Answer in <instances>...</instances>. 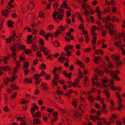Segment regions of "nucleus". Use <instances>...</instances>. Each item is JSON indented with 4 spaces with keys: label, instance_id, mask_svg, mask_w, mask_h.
Instances as JSON below:
<instances>
[{
    "label": "nucleus",
    "instance_id": "5701e85b",
    "mask_svg": "<svg viewBox=\"0 0 125 125\" xmlns=\"http://www.w3.org/2000/svg\"><path fill=\"white\" fill-rule=\"evenodd\" d=\"M17 93L16 92H14L13 95H11V98L12 99H13L16 97L17 95Z\"/></svg>",
    "mask_w": 125,
    "mask_h": 125
},
{
    "label": "nucleus",
    "instance_id": "4c0bfd02",
    "mask_svg": "<svg viewBox=\"0 0 125 125\" xmlns=\"http://www.w3.org/2000/svg\"><path fill=\"white\" fill-rule=\"evenodd\" d=\"M3 110L5 112H8L9 111V109L8 107L6 106L3 107Z\"/></svg>",
    "mask_w": 125,
    "mask_h": 125
},
{
    "label": "nucleus",
    "instance_id": "423d86ee",
    "mask_svg": "<svg viewBox=\"0 0 125 125\" xmlns=\"http://www.w3.org/2000/svg\"><path fill=\"white\" fill-rule=\"evenodd\" d=\"M10 87L13 90H16V89H19V87L17 86L14 83H13L11 84Z\"/></svg>",
    "mask_w": 125,
    "mask_h": 125
},
{
    "label": "nucleus",
    "instance_id": "7c9ffc66",
    "mask_svg": "<svg viewBox=\"0 0 125 125\" xmlns=\"http://www.w3.org/2000/svg\"><path fill=\"white\" fill-rule=\"evenodd\" d=\"M25 52L27 54H29L31 52V51L30 49H25Z\"/></svg>",
    "mask_w": 125,
    "mask_h": 125
},
{
    "label": "nucleus",
    "instance_id": "39448f33",
    "mask_svg": "<svg viewBox=\"0 0 125 125\" xmlns=\"http://www.w3.org/2000/svg\"><path fill=\"white\" fill-rule=\"evenodd\" d=\"M110 74L111 76L113 78L117 76H118V75L116 73L115 71L114 72H113L112 70H111V72L110 73Z\"/></svg>",
    "mask_w": 125,
    "mask_h": 125
},
{
    "label": "nucleus",
    "instance_id": "bf43d9fd",
    "mask_svg": "<svg viewBox=\"0 0 125 125\" xmlns=\"http://www.w3.org/2000/svg\"><path fill=\"white\" fill-rule=\"evenodd\" d=\"M46 74V73L45 72L42 71V72L39 74L40 76H42V75H44Z\"/></svg>",
    "mask_w": 125,
    "mask_h": 125
},
{
    "label": "nucleus",
    "instance_id": "473e14b6",
    "mask_svg": "<svg viewBox=\"0 0 125 125\" xmlns=\"http://www.w3.org/2000/svg\"><path fill=\"white\" fill-rule=\"evenodd\" d=\"M82 8L84 10H85L87 9V6L86 5L85 3H83L82 5Z\"/></svg>",
    "mask_w": 125,
    "mask_h": 125
},
{
    "label": "nucleus",
    "instance_id": "2eb2a0df",
    "mask_svg": "<svg viewBox=\"0 0 125 125\" xmlns=\"http://www.w3.org/2000/svg\"><path fill=\"white\" fill-rule=\"evenodd\" d=\"M109 33L110 35H111L113 34L114 32H116V31L115 30H113L111 29H108Z\"/></svg>",
    "mask_w": 125,
    "mask_h": 125
},
{
    "label": "nucleus",
    "instance_id": "20e7f679",
    "mask_svg": "<svg viewBox=\"0 0 125 125\" xmlns=\"http://www.w3.org/2000/svg\"><path fill=\"white\" fill-rule=\"evenodd\" d=\"M112 58L114 60H115L116 61H118L119 60L120 57L119 56H117L115 54H113L111 56Z\"/></svg>",
    "mask_w": 125,
    "mask_h": 125
},
{
    "label": "nucleus",
    "instance_id": "8fccbe9b",
    "mask_svg": "<svg viewBox=\"0 0 125 125\" xmlns=\"http://www.w3.org/2000/svg\"><path fill=\"white\" fill-rule=\"evenodd\" d=\"M40 42L42 45L43 46L44 45V42L43 40L40 39Z\"/></svg>",
    "mask_w": 125,
    "mask_h": 125
},
{
    "label": "nucleus",
    "instance_id": "7ed1b4c3",
    "mask_svg": "<svg viewBox=\"0 0 125 125\" xmlns=\"http://www.w3.org/2000/svg\"><path fill=\"white\" fill-rule=\"evenodd\" d=\"M96 27L94 25H93L92 27L91 33L93 36V38L94 39H96V34H95V31L96 30Z\"/></svg>",
    "mask_w": 125,
    "mask_h": 125
},
{
    "label": "nucleus",
    "instance_id": "e433bc0d",
    "mask_svg": "<svg viewBox=\"0 0 125 125\" xmlns=\"http://www.w3.org/2000/svg\"><path fill=\"white\" fill-rule=\"evenodd\" d=\"M57 82H56L54 80H52V84L54 86L56 85L57 84Z\"/></svg>",
    "mask_w": 125,
    "mask_h": 125
},
{
    "label": "nucleus",
    "instance_id": "72a5a7b5",
    "mask_svg": "<svg viewBox=\"0 0 125 125\" xmlns=\"http://www.w3.org/2000/svg\"><path fill=\"white\" fill-rule=\"evenodd\" d=\"M40 76L38 74H35L34 75V78L36 79V80L39 79V76Z\"/></svg>",
    "mask_w": 125,
    "mask_h": 125
},
{
    "label": "nucleus",
    "instance_id": "864d4df0",
    "mask_svg": "<svg viewBox=\"0 0 125 125\" xmlns=\"http://www.w3.org/2000/svg\"><path fill=\"white\" fill-rule=\"evenodd\" d=\"M16 67H14L13 69L14 72V73H16L18 72V69Z\"/></svg>",
    "mask_w": 125,
    "mask_h": 125
},
{
    "label": "nucleus",
    "instance_id": "f257e3e1",
    "mask_svg": "<svg viewBox=\"0 0 125 125\" xmlns=\"http://www.w3.org/2000/svg\"><path fill=\"white\" fill-rule=\"evenodd\" d=\"M114 45L118 47H120V49L122 51V53L123 55L125 54V51L124 48L120 46V44L119 42L117 41H115L114 42Z\"/></svg>",
    "mask_w": 125,
    "mask_h": 125
},
{
    "label": "nucleus",
    "instance_id": "6ab92c4d",
    "mask_svg": "<svg viewBox=\"0 0 125 125\" xmlns=\"http://www.w3.org/2000/svg\"><path fill=\"white\" fill-rule=\"evenodd\" d=\"M2 14L5 17H6L7 16V14L8 13V12L7 11V10H6L5 11H2Z\"/></svg>",
    "mask_w": 125,
    "mask_h": 125
},
{
    "label": "nucleus",
    "instance_id": "4d7b16f0",
    "mask_svg": "<svg viewBox=\"0 0 125 125\" xmlns=\"http://www.w3.org/2000/svg\"><path fill=\"white\" fill-rule=\"evenodd\" d=\"M107 33V32L105 31H103L101 35L103 36H105Z\"/></svg>",
    "mask_w": 125,
    "mask_h": 125
},
{
    "label": "nucleus",
    "instance_id": "c9c22d12",
    "mask_svg": "<svg viewBox=\"0 0 125 125\" xmlns=\"http://www.w3.org/2000/svg\"><path fill=\"white\" fill-rule=\"evenodd\" d=\"M95 83V85L97 87L100 86L102 85V84L101 83L98 82H96Z\"/></svg>",
    "mask_w": 125,
    "mask_h": 125
},
{
    "label": "nucleus",
    "instance_id": "a18cd8bd",
    "mask_svg": "<svg viewBox=\"0 0 125 125\" xmlns=\"http://www.w3.org/2000/svg\"><path fill=\"white\" fill-rule=\"evenodd\" d=\"M83 13L86 15H87L89 14V11L86 10H85Z\"/></svg>",
    "mask_w": 125,
    "mask_h": 125
},
{
    "label": "nucleus",
    "instance_id": "4be33fe9",
    "mask_svg": "<svg viewBox=\"0 0 125 125\" xmlns=\"http://www.w3.org/2000/svg\"><path fill=\"white\" fill-rule=\"evenodd\" d=\"M13 40L11 37L7 38L6 39V42L7 43H11V40Z\"/></svg>",
    "mask_w": 125,
    "mask_h": 125
},
{
    "label": "nucleus",
    "instance_id": "bb28decb",
    "mask_svg": "<svg viewBox=\"0 0 125 125\" xmlns=\"http://www.w3.org/2000/svg\"><path fill=\"white\" fill-rule=\"evenodd\" d=\"M87 98L91 102H92L94 101L93 97L92 96L90 95L89 97V96H88Z\"/></svg>",
    "mask_w": 125,
    "mask_h": 125
},
{
    "label": "nucleus",
    "instance_id": "f03ea898",
    "mask_svg": "<svg viewBox=\"0 0 125 125\" xmlns=\"http://www.w3.org/2000/svg\"><path fill=\"white\" fill-rule=\"evenodd\" d=\"M94 70L96 73L97 74L100 76H102L104 75V72L101 70H100L97 68L94 69Z\"/></svg>",
    "mask_w": 125,
    "mask_h": 125
},
{
    "label": "nucleus",
    "instance_id": "774afa93",
    "mask_svg": "<svg viewBox=\"0 0 125 125\" xmlns=\"http://www.w3.org/2000/svg\"><path fill=\"white\" fill-rule=\"evenodd\" d=\"M83 73L84 74H88V71L87 70V69H85L83 71Z\"/></svg>",
    "mask_w": 125,
    "mask_h": 125
},
{
    "label": "nucleus",
    "instance_id": "c85d7f7f",
    "mask_svg": "<svg viewBox=\"0 0 125 125\" xmlns=\"http://www.w3.org/2000/svg\"><path fill=\"white\" fill-rule=\"evenodd\" d=\"M97 58V56L95 57L94 59V62L96 63L99 64V62L98 61V60Z\"/></svg>",
    "mask_w": 125,
    "mask_h": 125
},
{
    "label": "nucleus",
    "instance_id": "f704fd0d",
    "mask_svg": "<svg viewBox=\"0 0 125 125\" xmlns=\"http://www.w3.org/2000/svg\"><path fill=\"white\" fill-rule=\"evenodd\" d=\"M40 34L42 36L44 35V34H45V32L44 31L41 30L40 31Z\"/></svg>",
    "mask_w": 125,
    "mask_h": 125
},
{
    "label": "nucleus",
    "instance_id": "a878e982",
    "mask_svg": "<svg viewBox=\"0 0 125 125\" xmlns=\"http://www.w3.org/2000/svg\"><path fill=\"white\" fill-rule=\"evenodd\" d=\"M60 33V30H57L56 32L54 33V36L56 37Z\"/></svg>",
    "mask_w": 125,
    "mask_h": 125
},
{
    "label": "nucleus",
    "instance_id": "4468645a",
    "mask_svg": "<svg viewBox=\"0 0 125 125\" xmlns=\"http://www.w3.org/2000/svg\"><path fill=\"white\" fill-rule=\"evenodd\" d=\"M29 63L27 61H26L23 63V68H27L28 67Z\"/></svg>",
    "mask_w": 125,
    "mask_h": 125
},
{
    "label": "nucleus",
    "instance_id": "b1692460",
    "mask_svg": "<svg viewBox=\"0 0 125 125\" xmlns=\"http://www.w3.org/2000/svg\"><path fill=\"white\" fill-rule=\"evenodd\" d=\"M125 33L124 32H122V33H119V34L118 38L120 39L122 37L124 36L125 35Z\"/></svg>",
    "mask_w": 125,
    "mask_h": 125
},
{
    "label": "nucleus",
    "instance_id": "0eeeda50",
    "mask_svg": "<svg viewBox=\"0 0 125 125\" xmlns=\"http://www.w3.org/2000/svg\"><path fill=\"white\" fill-rule=\"evenodd\" d=\"M42 85L43 86V89L44 91L47 90L48 89V87L47 86V84L45 83H42Z\"/></svg>",
    "mask_w": 125,
    "mask_h": 125
},
{
    "label": "nucleus",
    "instance_id": "a19ab883",
    "mask_svg": "<svg viewBox=\"0 0 125 125\" xmlns=\"http://www.w3.org/2000/svg\"><path fill=\"white\" fill-rule=\"evenodd\" d=\"M58 120V118L57 117H55V118H54L51 121V123L52 125H53V124L52 123H53V121H57Z\"/></svg>",
    "mask_w": 125,
    "mask_h": 125
},
{
    "label": "nucleus",
    "instance_id": "ea45409f",
    "mask_svg": "<svg viewBox=\"0 0 125 125\" xmlns=\"http://www.w3.org/2000/svg\"><path fill=\"white\" fill-rule=\"evenodd\" d=\"M40 50L41 51L43 52L45 51L46 50V49L43 47H41Z\"/></svg>",
    "mask_w": 125,
    "mask_h": 125
},
{
    "label": "nucleus",
    "instance_id": "0e129e2a",
    "mask_svg": "<svg viewBox=\"0 0 125 125\" xmlns=\"http://www.w3.org/2000/svg\"><path fill=\"white\" fill-rule=\"evenodd\" d=\"M41 79H38V80H37V82H35V84H36L37 85L39 84V82H40L41 81Z\"/></svg>",
    "mask_w": 125,
    "mask_h": 125
},
{
    "label": "nucleus",
    "instance_id": "09e8293b",
    "mask_svg": "<svg viewBox=\"0 0 125 125\" xmlns=\"http://www.w3.org/2000/svg\"><path fill=\"white\" fill-rule=\"evenodd\" d=\"M54 27V26L53 25H50L49 26L48 29L49 30H52Z\"/></svg>",
    "mask_w": 125,
    "mask_h": 125
},
{
    "label": "nucleus",
    "instance_id": "9b49d317",
    "mask_svg": "<svg viewBox=\"0 0 125 125\" xmlns=\"http://www.w3.org/2000/svg\"><path fill=\"white\" fill-rule=\"evenodd\" d=\"M39 17L40 18H44V13L42 11H40L39 13Z\"/></svg>",
    "mask_w": 125,
    "mask_h": 125
},
{
    "label": "nucleus",
    "instance_id": "69168bd1",
    "mask_svg": "<svg viewBox=\"0 0 125 125\" xmlns=\"http://www.w3.org/2000/svg\"><path fill=\"white\" fill-rule=\"evenodd\" d=\"M122 106V105L121 104H120L119 105V107L117 108V109L119 111H120V108Z\"/></svg>",
    "mask_w": 125,
    "mask_h": 125
},
{
    "label": "nucleus",
    "instance_id": "9d476101",
    "mask_svg": "<svg viewBox=\"0 0 125 125\" xmlns=\"http://www.w3.org/2000/svg\"><path fill=\"white\" fill-rule=\"evenodd\" d=\"M8 26L9 27H12L13 26L12 24L14 23V22L10 20H8Z\"/></svg>",
    "mask_w": 125,
    "mask_h": 125
},
{
    "label": "nucleus",
    "instance_id": "a211bd4d",
    "mask_svg": "<svg viewBox=\"0 0 125 125\" xmlns=\"http://www.w3.org/2000/svg\"><path fill=\"white\" fill-rule=\"evenodd\" d=\"M10 79V78L9 77H7L4 79V82L5 85H7L8 84Z\"/></svg>",
    "mask_w": 125,
    "mask_h": 125
},
{
    "label": "nucleus",
    "instance_id": "5fc2aeb1",
    "mask_svg": "<svg viewBox=\"0 0 125 125\" xmlns=\"http://www.w3.org/2000/svg\"><path fill=\"white\" fill-rule=\"evenodd\" d=\"M110 89L113 91L116 90V87L113 86H112L110 87Z\"/></svg>",
    "mask_w": 125,
    "mask_h": 125
},
{
    "label": "nucleus",
    "instance_id": "e2e57ef3",
    "mask_svg": "<svg viewBox=\"0 0 125 125\" xmlns=\"http://www.w3.org/2000/svg\"><path fill=\"white\" fill-rule=\"evenodd\" d=\"M112 10L113 12H115L116 10L117 9L115 7H114L112 8Z\"/></svg>",
    "mask_w": 125,
    "mask_h": 125
},
{
    "label": "nucleus",
    "instance_id": "13d9d810",
    "mask_svg": "<svg viewBox=\"0 0 125 125\" xmlns=\"http://www.w3.org/2000/svg\"><path fill=\"white\" fill-rule=\"evenodd\" d=\"M116 123L117 125H121L122 123L120 121H117L116 122Z\"/></svg>",
    "mask_w": 125,
    "mask_h": 125
},
{
    "label": "nucleus",
    "instance_id": "58836bf2",
    "mask_svg": "<svg viewBox=\"0 0 125 125\" xmlns=\"http://www.w3.org/2000/svg\"><path fill=\"white\" fill-rule=\"evenodd\" d=\"M40 115V113L39 112H37L35 114L36 117L37 118L39 117Z\"/></svg>",
    "mask_w": 125,
    "mask_h": 125
},
{
    "label": "nucleus",
    "instance_id": "052dcab7",
    "mask_svg": "<svg viewBox=\"0 0 125 125\" xmlns=\"http://www.w3.org/2000/svg\"><path fill=\"white\" fill-rule=\"evenodd\" d=\"M35 110V109H34V108H33V107H31V109L30 110V111H31V113L32 114H33L34 113Z\"/></svg>",
    "mask_w": 125,
    "mask_h": 125
},
{
    "label": "nucleus",
    "instance_id": "1a4fd4ad",
    "mask_svg": "<svg viewBox=\"0 0 125 125\" xmlns=\"http://www.w3.org/2000/svg\"><path fill=\"white\" fill-rule=\"evenodd\" d=\"M33 123L35 124H40L41 123V121L39 119L37 118H35L33 120Z\"/></svg>",
    "mask_w": 125,
    "mask_h": 125
},
{
    "label": "nucleus",
    "instance_id": "3c124183",
    "mask_svg": "<svg viewBox=\"0 0 125 125\" xmlns=\"http://www.w3.org/2000/svg\"><path fill=\"white\" fill-rule=\"evenodd\" d=\"M84 83H86V82H87L88 81V77L87 76H85L84 78Z\"/></svg>",
    "mask_w": 125,
    "mask_h": 125
},
{
    "label": "nucleus",
    "instance_id": "6e6552de",
    "mask_svg": "<svg viewBox=\"0 0 125 125\" xmlns=\"http://www.w3.org/2000/svg\"><path fill=\"white\" fill-rule=\"evenodd\" d=\"M102 82L103 83H106L109 81V80L107 78L105 77L104 79L101 78V79Z\"/></svg>",
    "mask_w": 125,
    "mask_h": 125
},
{
    "label": "nucleus",
    "instance_id": "393cba45",
    "mask_svg": "<svg viewBox=\"0 0 125 125\" xmlns=\"http://www.w3.org/2000/svg\"><path fill=\"white\" fill-rule=\"evenodd\" d=\"M107 66L109 68L112 69L113 67V66L112 63L111 62H109L108 63Z\"/></svg>",
    "mask_w": 125,
    "mask_h": 125
},
{
    "label": "nucleus",
    "instance_id": "de8ad7c7",
    "mask_svg": "<svg viewBox=\"0 0 125 125\" xmlns=\"http://www.w3.org/2000/svg\"><path fill=\"white\" fill-rule=\"evenodd\" d=\"M11 50L13 52L14 51H16V48H15V46H13L11 47Z\"/></svg>",
    "mask_w": 125,
    "mask_h": 125
},
{
    "label": "nucleus",
    "instance_id": "cd10ccee",
    "mask_svg": "<svg viewBox=\"0 0 125 125\" xmlns=\"http://www.w3.org/2000/svg\"><path fill=\"white\" fill-rule=\"evenodd\" d=\"M90 118L93 121L95 122L96 121V119H94L95 118V117L93 116L92 115H91L90 116Z\"/></svg>",
    "mask_w": 125,
    "mask_h": 125
},
{
    "label": "nucleus",
    "instance_id": "603ef678",
    "mask_svg": "<svg viewBox=\"0 0 125 125\" xmlns=\"http://www.w3.org/2000/svg\"><path fill=\"white\" fill-rule=\"evenodd\" d=\"M104 71L105 72L107 73H110L111 72V71H109L108 69L106 68H104Z\"/></svg>",
    "mask_w": 125,
    "mask_h": 125
},
{
    "label": "nucleus",
    "instance_id": "c03bdc74",
    "mask_svg": "<svg viewBox=\"0 0 125 125\" xmlns=\"http://www.w3.org/2000/svg\"><path fill=\"white\" fill-rule=\"evenodd\" d=\"M15 78L14 76H12L10 78V81L11 82L14 81L15 80Z\"/></svg>",
    "mask_w": 125,
    "mask_h": 125
},
{
    "label": "nucleus",
    "instance_id": "c756f323",
    "mask_svg": "<svg viewBox=\"0 0 125 125\" xmlns=\"http://www.w3.org/2000/svg\"><path fill=\"white\" fill-rule=\"evenodd\" d=\"M24 81L26 82L30 83H32V81L31 80L27 78H25V79Z\"/></svg>",
    "mask_w": 125,
    "mask_h": 125
},
{
    "label": "nucleus",
    "instance_id": "412c9836",
    "mask_svg": "<svg viewBox=\"0 0 125 125\" xmlns=\"http://www.w3.org/2000/svg\"><path fill=\"white\" fill-rule=\"evenodd\" d=\"M58 13L56 11H54L53 12V17L54 18V20H56L57 19L56 16L58 15Z\"/></svg>",
    "mask_w": 125,
    "mask_h": 125
},
{
    "label": "nucleus",
    "instance_id": "37998d69",
    "mask_svg": "<svg viewBox=\"0 0 125 125\" xmlns=\"http://www.w3.org/2000/svg\"><path fill=\"white\" fill-rule=\"evenodd\" d=\"M25 100L24 99H22L21 100V101H20V103L21 104H25Z\"/></svg>",
    "mask_w": 125,
    "mask_h": 125
},
{
    "label": "nucleus",
    "instance_id": "6e6d98bb",
    "mask_svg": "<svg viewBox=\"0 0 125 125\" xmlns=\"http://www.w3.org/2000/svg\"><path fill=\"white\" fill-rule=\"evenodd\" d=\"M110 85H113L114 84V81L113 80H111L110 81Z\"/></svg>",
    "mask_w": 125,
    "mask_h": 125
},
{
    "label": "nucleus",
    "instance_id": "dca6fc26",
    "mask_svg": "<svg viewBox=\"0 0 125 125\" xmlns=\"http://www.w3.org/2000/svg\"><path fill=\"white\" fill-rule=\"evenodd\" d=\"M16 67L18 68H20L21 67V62L19 61H16Z\"/></svg>",
    "mask_w": 125,
    "mask_h": 125
},
{
    "label": "nucleus",
    "instance_id": "338daca9",
    "mask_svg": "<svg viewBox=\"0 0 125 125\" xmlns=\"http://www.w3.org/2000/svg\"><path fill=\"white\" fill-rule=\"evenodd\" d=\"M58 5V4L56 2L53 4V6L54 8H56L57 7Z\"/></svg>",
    "mask_w": 125,
    "mask_h": 125
},
{
    "label": "nucleus",
    "instance_id": "ddd939ff",
    "mask_svg": "<svg viewBox=\"0 0 125 125\" xmlns=\"http://www.w3.org/2000/svg\"><path fill=\"white\" fill-rule=\"evenodd\" d=\"M9 58L8 57L4 56L3 57L2 60L4 63L7 64V60Z\"/></svg>",
    "mask_w": 125,
    "mask_h": 125
},
{
    "label": "nucleus",
    "instance_id": "f8f14e48",
    "mask_svg": "<svg viewBox=\"0 0 125 125\" xmlns=\"http://www.w3.org/2000/svg\"><path fill=\"white\" fill-rule=\"evenodd\" d=\"M97 13V14L98 16L99 19L101 20V14L102 13L101 11L100 10H96V11Z\"/></svg>",
    "mask_w": 125,
    "mask_h": 125
},
{
    "label": "nucleus",
    "instance_id": "79ce46f5",
    "mask_svg": "<svg viewBox=\"0 0 125 125\" xmlns=\"http://www.w3.org/2000/svg\"><path fill=\"white\" fill-rule=\"evenodd\" d=\"M116 96L118 98L121 97L120 95V94L118 92L115 93Z\"/></svg>",
    "mask_w": 125,
    "mask_h": 125
},
{
    "label": "nucleus",
    "instance_id": "2f4dec72",
    "mask_svg": "<svg viewBox=\"0 0 125 125\" xmlns=\"http://www.w3.org/2000/svg\"><path fill=\"white\" fill-rule=\"evenodd\" d=\"M46 65L44 63L42 64L41 66V67L42 69H45L46 68Z\"/></svg>",
    "mask_w": 125,
    "mask_h": 125
},
{
    "label": "nucleus",
    "instance_id": "aec40b11",
    "mask_svg": "<svg viewBox=\"0 0 125 125\" xmlns=\"http://www.w3.org/2000/svg\"><path fill=\"white\" fill-rule=\"evenodd\" d=\"M114 26L111 23H109L108 24V26H105L106 29H107L108 28H110L113 29Z\"/></svg>",
    "mask_w": 125,
    "mask_h": 125
},
{
    "label": "nucleus",
    "instance_id": "680f3d73",
    "mask_svg": "<svg viewBox=\"0 0 125 125\" xmlns=\"http://www.w3.org/2000/svg\"><path fill=\"white\" fill-rule=\"evenodd\" d=\"M45 78L46 79L48 80L50 78V76L49 74H47L46 75Z\"/></svg>",
    "mask_w": 125,
    "mask_h": 125
},
{
    "label": "nucleus",
    "instance_id": "49530a36",
    "mask_svg": "<svg viewBox=\"0 0 125 125\" xmlns=\"http://www.w3.org/2000/svg\"><path fill=\"white\" fill-rule=\"evenodd\" d=\"M47 111L50 112H52L54 110L53 109L50 108H47Z\"/></svg>",
    "mask_w": 125,
    "mask_h": 125
},
{
    "label": "nucleus",
    "instance_id": "f3484780",
    "mask_svg": "<svg viewBox=\"0 0 125 125\" xmlns=\"http://www.w3.org/2000/svg\"><path fill=\"white\" fill-rule=\"evenodd\" d=\"M10 67L8 65L5 66L3 67V69L4 71H6L9 70Z\"/></svg>",
    "mask_w": 125,
    "mask_h": 125
}]
</instances>
